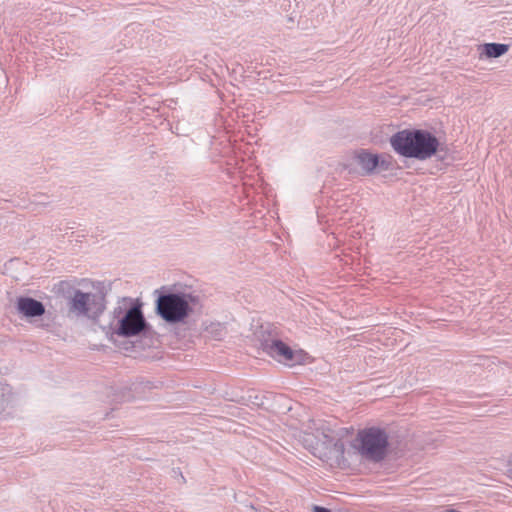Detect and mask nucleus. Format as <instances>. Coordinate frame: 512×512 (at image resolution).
<instances>
[{
	"instance_id": "1",
	"label": "nucleus",
	"mask_w": 512,
	"mask_h": 512,
	"mask_svg": "<svg viewBox=\"0 0 512 512\" xmlns=\"http://www.w3.org/2000/svg\"><path fill=\"white\" fill-rule=\"evenodd\" d=\"M394 151L406 158L427 160L439 150V139L424 129H404L390 139Z\"/></svg>"
},
{
	"instance_id": "2",
	"label": "nucleus",
	"mask_w": 512,
	"mask_h": 512,
	"mask_svg": "<svg viewBox=\"0 0 512 512\" xmlns=\"http://www.w3.org/2000/svg\"><path fill=\"white\" fill-rule=\"evenodd\" d=\"M253 329L255 339L269 356L288 365L300 361V351L293 350L287 343L288 332L275 322H257Z\"/></svg>"
},
{
	"instance_id": "3",
	"label": "nucleus",
	"mask_w": 512,
	"mask_h": 512,
	"mask_svg": "<svg viewBox=\"0 0 512 512\" xmlns=\"http://www.w3.org/2000/svg\"><path fill=\"white\" fill-rule=\"evenodd\" d=\"M355 447L366 460L380 462L387 455L388 434L379 427H369L360 430L355 439Z\"/></svg>"
},
{
	"instance_id": "4",
	"label": "nucleus",
	"mask_w": 512,
	"mask_h": 512,
	"mask_svg": "<svg viewBox=\"0 0 512 512\" xmlns=\"http://www.w3.org/2000/svg\"><path fill=\"white\" fill-rule=\"evenodd\" d=\"M316 431V443L308 446L312 454L331 464H339L344 458V444L338 433L325 425Z\"/></svg>"
},
{
	"instance_id": "5",
	"label": "nucleus",
	"mask_w": 512,
	"mask_h": 512,
	"mask_svg": "<svg viewBox=\"0 0 512 512\" xmlns=\"http://www.w3.org/2000/svg\"><path fill=\"white\" fill-rule=\"evenodd\" d=\"M192 297L184 293H169L157 299V313L163 320H183L191 311Z\"/></svg>"
},
{
	"instance_id": "6",
	"label": "nucleus",
	"mask_w": 512,
	"mask_h": 512,
	"mask_svg": "<svg viewBox=\"0 0 512 512\" xmlns=\"http://www.w3.org/2000/svg\"><path fill=\"white\" fill-rule=\"evenodd\" d=\"M69 308L78 316L95 319L98 318L106 308L105 298L101 294L76 291L70 299Z\"/></svg>"
},
{
	"instance_id": "7",
	"label": "nucleus",
	"mask_w": 512,
	"mask_h": 512,
	"mask_svg": "<svg viewBox=\"0 0 512 512\" xmlns=\"http://www.w3.org/2000/svg\"><path fill=\"white\" fill-rule=\"evenodd\" d=\"M108 338L117 346L121 347L124 343L121 339H128L145 334L149 325L148 322H110L109 329L106 330Z\"/></svg>"
},
{
	"instance_id": "8",
	"label": "nucleus",
	"mask_w": 512,
	"mask_h": 512,
	"mask_svg": "<svg viewBox=\"0 0 512 512\" xmlns=\"http://www.w3.org/2000/svg\"><path fill=\"white\" fill-rule=\"evenodd\" d=\"M353 164L359 167V171L363 175L372 174L379 165H388L385 160H380L378 155L368 152L367 150L355 152Z\"/></svg>"
},
{
	"instance_id": "9",
	"label": "nucleus",
	"mask_w": 512,
	"mask_h": 512,
	"mask_svg": "<svg viewBox=\"0 0 512 512\" xmlns=\"http://www.w3.org/2000/svg\"><path fill=\"white\" fill-rule=\"evenodd\" d=\"M16 307L25 317H39L45 312L44 305L30 297H19L16 302Z\"/></svg>"
},
{
	"instance_id": "10",
	"label": "nucleus",
	"mask_w": 512,
	"mask_h": 512,
	"mask_svg": "<svg viewBox=\"0 0 512 512\" xmlns=\"http://www.w3.org/2000/svg\"><path fill=\"white\" fill-rule=\"evenodd\" d=\"M509 50V45L500 43H485L478 47L480 59L498 58L506 54Z\"/></svg>"
},
{
	"instance_id": "11",
	"label": "nucleus",
	"mask_w": 512,
	"mask_h": 512,
	"mask_svg": "<svg viewBox=\"0 0 512 512\" xmlns=\"http://www.w3.org/2000/svg\"><path fill=\"white\" fill-rule=\"evenodd\" d=\"M122 304L124 307L130 305L122 320H144L139 302L132 303V300L124 299Z\"/></svg>"
},
{
	"instance_id": "12",
	"label": "nucleus",
	"mask_w": 512,
	"mask_h": 512,
	"mask_svg": "<svg viewBox=\"0 0 512 512\" xmlns=\"http://www.w3.org/2000/svg\"><path fill=\"white\" fill-rule=\"evenodd\" d=\"M0 395H1L0 414H2V412L5 410V407L12 400L11 388L8 385H0Z\"/></svg>"
},
{
	"instance_id": "13",
	"label": "nucleus",
	"mask_w": 512,
	"mask_h": 512,
	"mask_svg": "<svg viewBox=\"0 0 512 512\" xmlns=\"http://www.w3.org/2000/svg\"><path fill=\"white\" fill-rule=\"evenodd\" d=\"M314 512H331V511L325 507L315 506Z\"/></svg>"
},
{
	"instance_id": "14",
	"label": "nucleus",
	"mask_w": 512,
	"mask_h": 512,
	"mask_svg": "<svg viewBox=\"0 0 512 512\" xmlns=\"http://www.w3.org/2000/svg\"><path fill=\"white\" fill-rule=\"evenodd\" d=\"M166 323L170 326L169 329H174L175 327H173V326H175L177 324H186L187 322H174V321H171V322H166Z\"/></svg>"
}]
</instances>
